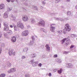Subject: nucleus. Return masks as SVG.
I'll use <instances>...</instances> for the list:
<instances>
[{
  "instance_id": "51",
  "label": "nucleus",
  "mask_w": 77,
  "mask_h": 77,
  "mask_svg": "<svg viewBox=\"0 0 77 77\" xmlns=\"http://www.w3.org/2000/svg\"><path fill=\"white\" fill-rule=\"evenodd\" d=\"M74 47V45H72L70 47V48H73Z\"/></svg>"
},
{
  "instance_id": "63",
  "label": "nucleus",
  "mask_w": 77,
  "mask_h": 77,
  "mask_svg": "<svg viewBox=\"0 0 77 77\" xmlns=\"http://www.w3.org/2000/svg\"><path fill=\"white\" fill-rule=\"evenodd\" d=\"M8 77H13L12 76H11V75H10L8 76Z\"/></svg>"
},
{
  "instance_id": "15",
  "label": "nucleus",
  "mask_w": 77,
  "mask_h": 77,
  "mask_svg": "<svg viewBox=\"0 0 77 77\" xmlns=\"http://www.w3.org/2000/svg\"><path fill=\"white\" fill-rule=\"evenodd\" d=\"M12 7H7V11L8 12H9V11H11V10H12Z\"/></svg>"
},
{
  "instance_id": "48",
  "label": "nucleus",
  "mask_w": 77,
  "mask_h": 77,
  "mask_svg": "<svg viewBox=\"0 0 77 77\" xmlns=\"http://www.w3.org/2000/svg\"><path fill=\"white\" fill-rule=\"evenodd\" d=\"M54 57H57V55L55 54L54 55Z\"/></svg>"
},
{
  "instance_id": "18",
  "label": "nucleus",
  "mask_w": 77,
  "mask_h": 77,
  "mask_svg": "<svg viewBox=\"0 0 77 77\" xmlns=\"http://www.w3.org/2000/svg\"><path fill=\"white\" fill-rule=\"evenodd\" d=\"M63 70L62 69H60V70H58V72L60 74L61 73H62V71Z\"/></svg>"
},
{
  "instance_id": "64",
  "label": "nucleus",
  "mask_w": 77,
  "mask_h": 77,
  "mask_svg": "<svg viewBox=\"0 0 77 77\" xmlns=\"http://www.w3.org/2000/svg\"><path fill=\"white\" fill-rule=\"evenodd\" d=\"M1 27V23H0V28Z\"/></svg>"
},
{
  "instance_id": "26",
  "label": "nucleus",
  "mask_w": 77,
  "mask_h": 77,
  "mask_svg": "<svg viewBox=\"0 0 77 77\" xmlns=\"http://www.w3.org/2000/svg\"><path fill=\"white\" fill-rule=\"evenodd\" d=\"M29 22H31L32 23H35V20H29Z\"/></svg>"
},
{
  "instance_id": "23",
  "label": "nucleus",
  "mask_w": 77,
  "mask_h": 77,
  "mask_svg": "<svg viewBox=\"0 0 77 77\" xmlns=\"http://www.w3.org/2000/svg\"><path fill=\"white\" fill-rule=\"evenodd\" d=\"M46 50L47 51H50V48L49 47H47L46 48Z\"/></svg>"
},
{
  "instance_id": "8",
  "label": "nucleus",
  "mask_w": 77,
  "mask_h": 77,
  "mask_svg": "<svg viewBox=\"0 0 77 77\" xmlns=\"http://www.w3.org/2000/svg\"><path fill=\"white\" fill-rule=\"evenodd\" d=\"M13 51H14V50L13 49H12L9 51L8 53L9 54V56H12V55L14 56L15 54V51L13 53Z\"/></svg>"
},
{
  "instance_id": "16",
  "label": "nucleus",
  "mask_w": 77,
  "mask_h": 77,
  "mask_svg": "<svg viewBox=\"0 0 77 77\" xmlns=\"http://www.w3.org/2000/svg\"><path fill=\"white\" fill-rule=\"evenodd\" d=\"M8 34L9 35H11L12 34V32L11 30H9V31L8 32Z\"/></svg>"
},
{
  "instance_id": "58",
  "label": "nucleus",
  "mask_w": 77,
  "mask_h": 77,
  "mask_svg": "<svg viewBox=\"0 0 77 77\" xmlns=\"http://www.w3.org/2000/svg\"><path fill=\"white\" fill-rule=\"evenodd\" d=\"M54 19H55V20H57V19H59V18H55Z\"/></svg>"
},
{
  "instance_id": "46",
  "label": "nucleus",
  "mask_w": 77,
  "mask_h": 77,
  "mask_svg": "<svg viewBox=\"0 0 77 77\" xmlns=\"http://www.w3.org/2000/svg\"><path fill=\"white\" fill-rule=\"evenodd\" d=\"M5 44L4 43H2L1 45L2 47H5Z\"/></svg>"
},
{
  "instance_id": "13",
  "label": "nucleus",
  "mask_w": 77,
  "mask_h": 77,
  "mask_svg": "<svg viewBox=\"0 0 77 77\" xmlns=\"http://www.w3.org/2000/svg\"><path fill=\"white\" fill-rule=\"evenodd\" d=\"M5 8V5L3 4H1L0 5V10L3 9Z\"/></svg>"
},
{
  "instance_id": "39",
  "label": "nucleus",
  "mask_w": 77,
  "mask_h": 77,
  "mask_svg": "<svg viewBox=\"0 0 77 77\" xmlns=\"http://www.w3.org/2000/svg\"><path fill=\"white\" fill-rule=\"evenodd\" d=\"M39 66H40V67H41V66H42V64L41 63H40L38 65Z\"/></svg>"
},
{
  "instance_id": "54",
  "label": "nucleus",
  "mask_w": 77,
  "mask_h": 77,
  "mask_svg": "<svg viewBox=\"0 0 77 77\" xmlns=\"http://www.w3.org/2000/svg\"><path fill=\"white\" fill-rule=\"evenodd\" d=\"M10 26L11 28H12V27H13V26H12V25H10Z\"/></svg>"
},
{
  "instance_id": "38",
  "label": "nucleus",
  "mask_w": 77,
  "mask_h": 77,
  "mask_svg": "<svg viewBox=\"0 0 77 77\" xmlns=\"http://www.w3.org/2000/svg\"><path fill=\"white\" fill-rule=\"evenodd\" d=\"M26 58V57L24 56H23L22 57V59H25Z\"/></svg>"
},
{
  "instance_id": "44",
  "label": "nucleus",
  "mask_w": 77,
  "mask_h": 77,
  "mask_svg": "<svg viewBox=\"0 0 77 77\" xmlns=\"http://www.w3.org/2000/svg\"><path fill=\"white\" fill-rule=\"evenodd\" d=\"M6 1L8 3H10V2H11V0H6Z\"/></svg>"
},
{
  "instance_id": "36",
  "label": "nucleus",
  "mask_w": 77,
  "mask_h": 77,
  "mask_svg": "<svg viewBox=\"0 0 77 77\" xmlns=\"http://www.w3.org/2000/svg\"><path fill=\"white\" fill-rule=\"evenodd\" d=\"M11 17L13 18V19H14V20L15 19V18H16L15 17H14V16H13V15H11Z\"/></svg>"
},
{
  "instance_id": "9",
  "label": "nucleus",
  "mask_w": 77,
  "mask_h": 77,
  "mask_svg": "<svg viewBox=\"0 0 77 77\" xmlns=\"http://www.w3.org/2000/svg\"><path fill=\"white\" fill-rule=\"evenodd\" d=\"M16 71V69L15 68H12L9 70L8 71V73H11L12 72H14Z\"/></svg>"
},
{
  "instance_id": "10",
  "label": "nucleus",
  "mask_w": 77,
  "mask_h": 77,
  "mask_svg": "<svg viewBox=\"0 0 77 77\" xmlns=\"http://www.w3.org/2000/svg\"><path fill=\"white\" fill-rule=\"evenodd\" d=\"M11 41L12 42H16V38L15 37H13L11 39Z\"/></svg>"
},
{
  "instance_id": "20",
  "label": "nucleus",
  "mask_w": 77,
  "mask_h": 77,
  "mask_svg": "<svg viewBox=\"0 0 77 77\" xmlns=\"http://www.w3.org/2000/svg\"><path fill=\"white\" fill-rule=\"evenodd\" d=\"M6 75L5 73H2L0 75V77H5Z\"/></svg>"
},
{
  "instance_id": "17",
  "label": "nucleus",
  "mask_w": 77,
  "mask_h": 77,
  "mask_svg": "<svg viewBox=\"0 0 77 77\" xmlns=\"http://www.w3.org/2000/svg\"><path fill=\"white\" fill-rule=\"evenodd\" d=\"M23 20H29L28 17L27 16H23L22 17Z\"/></svg>"
},
{
  "instance_id": "11",
  "label": "nucleus",
  "mask_w": 77,
  "mask_h": 77,
  "mask_svg": "<svg viewBox=\"0 0 77 77\" xmlns=\"http://www.w3.org/2000/svg\"><path fill=\"white\" fill-rule=\"evenodd\" d=\"M38 64V62L35 61L32 64V66H36Z\"/></svg>"
},
{
  "instance_id": "43",
  "label": "nucleus",
  "mask_w": 77,
  "mask_h": 77,
  "mask_svg": "<svg viewBox=\"0 0 77 77\" xmlns=\"http://www.w3.org/2000/svg\"><path fill=\"white\" fill-rule=\"evenodd\" d=\"M48 76L49 77H51V73H49L48 74Z\"/></svg>"
},
{
  "instance_id": "5",
  "label": "nucleus",
  "mask_w": 77,
  "mask_h": 77,
  "mask_svg": "<svg viewBox=\"0 0 77 77\" xmlns=\"http://www.w3.org/2000/svg\"><path fill=\"white\" fill-rule=\"evenodd\" d=\"M54 25H56V24H51L50 29L51 32H54V30H55V27L54 26Z\"/></svg>"
},
{
  "instance_id": "31",
  "label": "nucleus",
  "mask_w": 77,
  "mask_h": 77,
  "mask_svg": "<svg viewBox=\"0 0 77 77\" xmlns=\"http://www.w3.org/2000/svg\"><path fill=\"white\" fill-rule=\"evenodd\" d=\"M30 77V75L29 74H26L25 75V77Z\"/></svg>"
},
{
  "instance_id": "50",
  "label": "nucleus",
  "mask_w": 77,
  "mask_h": 77,
  "mask_svg": "<svg viewBox=\"0 0 77 77\" xmlns=\"http://www.w3.org/2000/svg\"><path fill=\"white\" fill-rule=\"evenodd\" d=\"M57 62L58 63H61V62H62V61L60 60H59Z\"/></svg>"
},
{
  "instance_id": "37",
  "label": "nucleus",
  "mask_w": 77,
  "mask_h": 77,
  "mask_svg": "<svg viewBox=\"0 0 77 77\" xmlns=\"http://www.w3.org/2000/svg\"><path fill=\"white\" fill-rule=\"evenodd\" d=\"M2 47H1L0 48V54L2 52Z\"/></svg>"
},
{
  "instance_id": "29",
  "label": "nucleus",
  "mask_w": 77,
  "mask_h": 77,
  "mask_svg": "<svg viewBox=\"0 0 77 77\" xmlns=\"http://www.w3.org/2000/svg\"><path fill=\"white\" fill-rule=\"evenodd\" d=\"M69 53V52H67V51H65L64 52H63V54H68Z\"/></svg>"
},
{
  "instance_id": "42",
  "label": "nucleus",
  "mask_w": 77,
  "mask_h": 77,
  "mask_svg": "<svg viewBox=\"0 0 77 77\" xmlns=\"http://www.w3.org/2000/svg\"><path fill=\"white\" fill-rule=\"evenodd\" d=\"M41 31H42L43 32H44V28H41Z\"/></svg>"
},
{
  "instance_id": "35",
  "label": "nucleus",
  "mask_w": 77,
  "mask_h": 77,
  "mask_svg": "<svg viewBox=\"0 0 77 77\" xmlns=\"http://www.w3.org/2000/svg\"><path fill=\"white\" fill-rule=\"evenodd\" d=\"M23 9L24 12H26V11H27V10H26V8H23Z\"/></svg>"
},
{
  "instance_id": "32",
  "label": "nucleus",
  "mask_w": 77,
  "mask_h": 77,
  "mask_svg": "<svg viewBox=\"0 0 77 77\" xmlns=\"http://www.w3.org/2000/svg\"><path fill=\"white\" fill-rule=\"evenodd\" d=\"M35 62V60H34V59L31 60V63L33 64V63H34Z\"/></svg>"
},
{
  "instance_id": "49",
  "label": "nucleus",
  "mask_w": 77,
  "mask_h": 77,
  "mask_svg": "<svg viewBox=\"0 0 77 77\" xmlns=\"http://www.w3.org/2000/svg\"><path fill=\"white\" fill-rule=\"evenodd\" d=\"M42 4H43V5H45V2L44 1H43L42 2Z\"/></svg>"
},
{
  "instance_id": "53",
  "label": "nucleus",
  "mask_w": 77,
  "mask_h": 77,
  "mask_svg": "<svg viewBox=\"0 0 77 77\" xmlns=\"http://www.w3.org/2000/svg\"><path fill=\"white\" fill-rule=\"evenodd\" d=\"M45 47H46V48H47V47H49V46H48V45H46Z\"/></svg>"
},
{
  "instance_id": "34",
  "label": "nucleus",
  "mask_w": 77,
  "mask_h": 77,
  "mask_svg": "<svg viewBox=\"0 0 77 77\" xmlns=\"http://www.w3.org/2000/svg\"><path fill=\"white\" fill-rule=\"evenodd\" d=\"M59 2H60V0H56L55 1L56 3H59Z\"/></svg>"
},
{
  "instance_id": "59",
  "label": "nucleus",
  "mask_w": 77,
  "mask_h": 77,
  "mask_svg": "<svg viewBox=\"0 0 77 77\" xmlns=\"http://www.w3.org/2000/svg\"><path fill=\"white\" fill-rule=\"evenodd\" d=\"M41 47L42 48H44V45H42V46H41Z\"/></svg>"
},
{
  "instance_id": "25",
  "label": "nucleus",
  "mask_w": 77,
  "mask_h": 77,
  "mask_svg": "<svg viewBox=\"0 0 77 77\" xmlns=\"http://www.w3.org/2000/svg\"><path fill=\"white\" fill-rule=\"evenodd\" d=\"M13 26L14 27V30L17 31V27L15 25V24H13Z\"/></svg>"
},
{
  "instance_id": "14",
  "label": "nucleus",
  "mask_w": 77,
  "mask_h": 77,
  "mask_svg": "<svg viewBox=\"0 0 77 77\" xmlns=\"http://www.w3.org/2000/svg\"><path fill=\"white\" fill-rule=\"evenodd\" d=\"M67 66L68 68H72V65L70 63H67Z\"/></svg>"
},
{
  "instance_id": "21",
  "label": "nucleus",
  "mask_w": 77,
  "mask_h": 77,
  "mask_svg": "<svg viewBox=\"0 0 77 77\" xmlns=\"http://www.w3.org/2000/svg\"><path fill=\"white\" fill-rule=\"evenodd\" d=\"M27 50H28V48H25L23 49V52H26Z\"/></svg>"
},
{
  "instance_id": "2",
  "label": "nucleus",
  "mask_w": 77,
  "mask_h": 77,
  "mask_svg": "<svg viewBox=\"0 0 77 77\" xmlns=\"http://www.w3.org/2000/svg\"><path fill=\"white\" fill-rule=\"evenodd\" d=\"M67 39V42L65 44L66 46H67L68 45H69V42H68V41H69V37H68L67 38H64L62 41V44H63L65 42L66 40Z\"/></svg>"
},
{
  "instance_id": "52",
  "label": "nucleus",
  "mask_w": 77,
  "mask_h": 77,
  "mask_svg": "<svg viewBox=\"0 0 77 77\" xmlns=\"http://www.w3.org/2000/svg\"><path fill=\"white\" fill-rule=\"evenodd\" d=\"M4 36H5V37H7V34H5L4 35Z\"/></svg>"
},
{
  "instance_id": "41",
  "label": "nucleus",
  "mask_w": 77,
  "mask_h": 77,
  "mask_svg": "<svg viewBox=\"0 0 77 77\" xmlns=\"http://www.w3.org/2000/svg\"><path fill=\"white\" fill-rule=\"evenodd\" d=\"M23 20V21H24L25 22H27L28 21V20Z\"/></svg>"
},
{
  "instance_id": "12",
  "label": "nucleus",
  "mask_w": 77,
  "mask_h": 77,
  "mask_svg": "<svg viewBox=\"0 0 77 77\" xmlns=\"http://www.w3.org/2000/svg\"><path fill=\"white\" fill-rule=\"evenodd\" d=\"M3 17L4 18H7L8 17V15L7 14V12H5L4 14Z\"/></svg>"
},
{
  "instance_id": "30",
  "label": "nucleus",
  "mask_w": 77,
  "mask_h": 77,
  "mask_svg": "<svg viewBox=\"0 0 77 77\" xmlns=\"http://www.w3.org/2000/svg\"><path fill=\"white\" fill-rule=\"evenodd\" d=\"M11 66V63H9L8 64V67H10Z\"/></svg>"
},
{
  "instance_id": "28",
  "label": "nucleus",
  "mask_w": 77,
  "mask_h": 77,
  "mask_svg": "<svg viewBox=\"0 0 77 77\" xmlns=\"http://www.w3.org/2000/svg\"><path fill=\"white\" fill-rule=\"evenodd\" d=\"M67 15H70L71 14V13L70 11H68L67 12Z\"/></svg>"
},
{
  "instance_id": "22",
  "label": "nucleus",
  "mask_w": 77,
  "mask_h": 77,
  "mask_svg": "<svg viewBox=\"0 0 77 77\" xmlns=\"http://www.w3.org/2000/svg\"><path fill=\"white\" fill-rule=\"evenodd\" d=\"M33 8L34 10H36V11H38V7H37L36 6H33Z\"/></svg>"
},
{
  "instance_id": "3",
  "label": "nucleus",
  "mask_w": 77,
  "mask_h": 77,
  "mask_svg": "<svg viewBox=\"0 0 77 77\" xmlns=\"http://www.w3.org/2000/svg\"><path fill=\"white\" fill-rule=\"evenodd\" d=\"M3 25L4 26V30L8 31L9 30V26H8V23L6 22H4L3 23Z\"/></svg>"
},
{
  "instance_id": "1",
  "label": "nucleus",
  "mask_w": 77,
  "mask_h": 77,
  "mask_svg": "<svg viewBox=\"0 0 77 77\" xmlns=\"http://www.w3.org/2000/svg\"><path fill=\"white\" fill-rule=\"evenodd\" d=\"M65 29H63V33L65 34L66 33V31L69 32L71 30V27L69 26V24H67L65 25Z\"/></svg>"
},
{
  "instance_id": "47",
  "label": "nucleus",
  "mask_w": 77,
  "mask_h": 77,
  "mask_svg": "<svg viewBox=\"0 0 77 77\" xmlns=\"http://www.w3.org/2000/svg\"><path fill=\"white\" fill-rule=\"evenodd\" d=\"M2 36V33L0 31V38Z\"/></svg>"
},
{
  "instance_id": "60",
  "label": "nucleus",
  "mask_w": 77,
  "mask_h": 77,
  "mask_svg": "<svg viewBox=\"0 0 77 77\" xmlns=\"http://www.w3.org/2000/svg\"><path fill=\"white\" fill-rule=\"evenodd\" d=\"M75 9H77V5L75 6Z\"/></svg>"
},
{
  "instance_id": "33",
  "label": "nucleus",
  "mask_w": 77,
  "mask_h": 77,
  "mask_svg": "<svg viewBox=\"0 0 77 77\" xmlns=\"http://www.w3.org/2000/svg\"><path fill=\"white\" fill-rule=\"evenodd\" d=\"M71 36L72 38H74V37H75L76 36V35H75L74 34H72L71 35Z\"/></svg>"
},
{
  "instance_id": "57",
  "label": "nucleus",
  "mask_w": 77,
  "mask_h": 77,
  "mask_svg": "<svg viewBox=\"0 0 77 77\" xmlns=\"http://www.w3.org/2000/svg\"><path fill=\"white\" fill-rule=\"evenodd\" d=\"M14 13H17V11H14Z\"/></svg>"
},
{
  "instance_id": "6",
  "label": "nucleus",
  "mask_w": 77,
  "mask_h": 77,
  "mask_svg": "<svg viewBox=\"0 0 77 77\" xmlns=\"http://www.w3.org/2000/svg\"><path fill=\"white\" fill-rule=\"evenodd\" d=\"M45 21L43 20H41L37 23V25L39 26H45Z\"/></svg>"
},
{
  "instance_id": "45",
  "label": "nucleus",
  "mask_w": 77,
  "mask_h": 77,
  "mask_svg": "<svg viewBox=\"0 0 77 77\" xmlns=\"http://www.w3.org/2000/svg\"><path fill=\"white\" fill-rule=\"evenodd\" d=\"M32 40H33V41H34V40H35V38H34V36H32Z\"/></svg>"
},
{
  "instance_id": "55",
  "label": "nucleus",
  "mask_w": 77,
  "mask_h": 77,
  "mask_svg": "<svg viewBox=\"0 0 77 77\" xmlns=\"http://www.w3.org/2000/svg\"><path fill=\"white\" fill-rule=\"evenodd\" d=\"M10 1L11 2H14V0H10Z\"/></svg>"
},
{
  "instance_id": "40",
  "label": "nucleus",
  "mask_w": 77,
  "mask_h": 77,
  "mask_svg": "<svg viewBox=\"0 0 77 77\" xmlns=\"http://www.w3.org/2000/svg\"><path fill=\"white\" fill-rule=\"evenodd\" d=\"M13 21H14V22H15V23H17V20H13Z\"/></svg>"
},
{
  "instance_id": "24",
  "label": "nucleus",
  "mask_w": 77,
  "mask_h": 77,
  "mask_svg": "<svg viewBox=\"0 0 77 77\" xmlns=\"http://www.w3.org/2000/svg\"><path fill=\"white\" fill-rule=\"evenodd\" d=\"M31 57H36V55L34 54H32L30 55Z\"/></svg>"
},
{
  "instance_id": "7",
  "label": "nucleus",
  "mask_w": 77,
  "mask_h": 77,
  "mask_svg": "<svg viewBox=\"0 0 77 77\" xmlns=\"http://www.w3.org/2000/svg\"><path fill=\"white\" fill-rule=\"evenodd\" d=\"M28 35H29V32L27 30H25L22 33V35L23 36H27Z\"/></svg>"
},
{
  "instance_id": "4",
  "label": "nucleus",
  "mask_w": 77,
  "mask_h": 77,
  "mask_svg": "<svg viewBox=\"0 0 77 77\" xmlns=\"http://www.w3.org/2000/svg\"><path fill=\"white\" fill-rule=\"evenodd\" d=\"M17 26L18 27L20 28V29L24 28V25H23V24L21 22V21H19L18 22Z\"/></svg>"
},
{
  "instance_id": "19",
  "label": "nucleus",
  "mask_w": 77,
  "mask_h": 77,
  "mask_svg": "<svg viewBox=\"0 0 77 77\" xmlns=\"http://www.w3.org/2000/svg\"><path fill=\"white\" fill-rule=\"evenodd\" d=\"M34 43L33 41H31L30 43L28 44L29 45H32Z\"/></svg>"
},
{
  "instance_id": "27",
  "label": "nucleus",
  "mask_w": 77,
  "mask_h": 77,
  "mask_svg": "<svg viewBox=\"0 0 77 77\" xmlns=\"http://www.w3.org/2000/svg\"><path fill=\"white\" fill-rule=\"evenodd\" d=\"M57 32H58V33H59V34H62V30L58 31H57Z\"/></svg>"
},
{
  "instance_id": "62",
  "label": "nucleus",
  "mask_w": 77,
  "mask_h": 77,
  "mask_svg": "<svg viewBox=\"0 0 77 77\" xmlns=\"http://www.w3.org/2000/svg\"><path fill=\"white\" fill-rule=\"evenodd\" d=\"M54 72H56V70H55V69L54 70Z\"/></svg>"
},
{
  "instance_id": "61",
  "label": "nucleus",
  "mask_w": 77,
  "mask_h": 77,
  "mask_svg": "<svg viewBox=\"0 0 77 77\" xmlns=\"http://www.w3.org/2000/svg\"><path fill=\"white\" fill-rule=\"evenodd\" d=\"M2 22V20H0V22Z\"/></svg>"
},
{
  "instance_id": "56",
  "label": "nucleus",
  "mask_w": 77,
  "mask_h": 77,
  "mask_svg": "<svg viewBox=\"0 0 77 77\" xmlns=\"http://www.w3.org/2000/svg\"><path fill=\"white\" fill-rule=\"evenodd\" d=\"M67 2H70V0H66Z\"/></svg>"
}]
</instances>
